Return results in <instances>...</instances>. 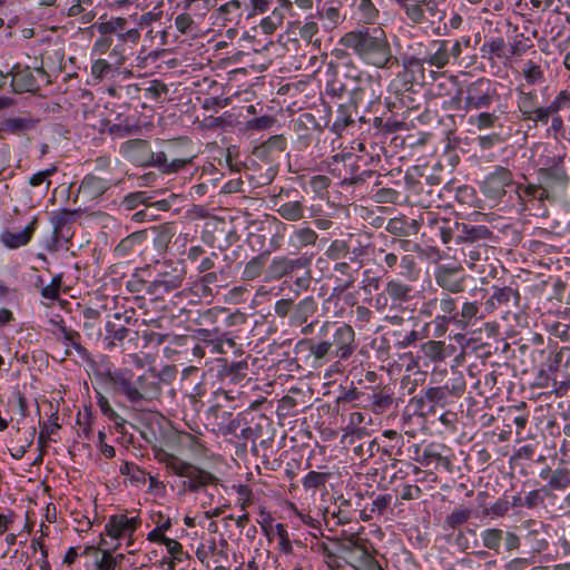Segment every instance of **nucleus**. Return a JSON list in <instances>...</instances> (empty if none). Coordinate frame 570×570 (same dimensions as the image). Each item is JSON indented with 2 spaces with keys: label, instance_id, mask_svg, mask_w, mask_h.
<instances>
[{
  "label": "nucleus",
  "instance_id": "nucleus-19",
  "mask_svg": "<svg viewBox=\"0 0 570 570\" xmlns=\"http://www.w3.org/2000/svg\"><path fill=\"white\" fill-rule=\"evenodd\" d=\"M120 154L128 161L142 167H148V161L153 159V151L149 142L145 139H130L121 144Z\"/></svg>",
  "mask_w": 570,
  "mask_h": 570
},
{
  "label": "nucleus",
  "instance_id": "nucleus-33",
  "mask_svg": "<svg viewBox=\"0 0 570 570\" xmlns=\"http://www.w3.org/2000/svg\"><path fill=\"white\" fill-rule=\"evenodd\" d=\"M278 6L274 7L271 10V14L263 18L259 26L264 33L271 35L273 33L282 23L284 20V9H287L291 7V2L287 0H277Z\"/></svg>",
  "mask_w": 570,
  "mask_h": 570
},
{
  "label": "nucleus",
  "instance_id": "nucleus-24",
  "mask_svg": "<svg viewBox=\"0 0 570 570\" xmlns=\"http://www.w3.org/2000/svg\"><path fill=\"white\" fill-rule=\"evenodd\" d=\"M337 548L335 550L338 557L345 560L346 563L351 564L354 558L362 557L367 550L366 540L362 539L357 534H350L342 538H335Z\"/></svg>",
  "mask_w": 570,
  "mask_h": 570
},
{
  "label": "nucleus",
  "instance_id": "nucleus-28",
  "mask_svg": "<svg viewBox=\"0 0 570 570\" xmlns=\"http://www.w3.org/2000/svg\"><path fill=\"white\" fill-rule=\"evenodd\" d=\"M37 218H33L21 232L3 230L0 234V242L10 249H17L27 245L36 230Z\"/></svg>",
  "mask_w": 570,
  "mask_h": 570
},
{
  "label": "nucleus",
  "instance_id": "nucleus-39",
  "mask_svg": "<svg viewBox=\"0 0 570 570\" xmlns=\"http://www.w3.org/2000/svg\"><path fill=\"white\" fill-rule=\"evenodd\" d=\"M518 99L517 105L519 111L522 115V118L534 111L538 108V94L535 90L527 91L524 85H520L517 87Z\"/></svg>",
  "mask_w": 570,
  "mask_h": 570
},
{
  "label": "nucleus",
  "instance_id": "nucleus-47",
  "mask_svg": "<svg viewBox=\"0 0 570 570\" xmlns=\"http://www.w3.org/2000/svg\"><path fill=\"white\" fill-rule=\"evenodd\" d=\"M129 41H117L111 45L114 46L112 51L109 53V75L114 77L115 72L118 75L121 71L118 69V66H121L126 59L127 50L130 49L127 43Z\"/></svg>",
  "mask_w": 570,
  "mask_h": 570
},
{
  "label": "nucleus",
  "instance_id": "nucleus-64",
  "mask_svg": "<svg viewBox=\"0 0 570 570\" xmlns=\"http://www.w3.org/2000/svg\"><path fill=\"white\" fill-rule=\"evenodd\" d=\"M505 41L502 37H494L485 41L481 47V52L490 53L501 58L504 55Z\"/></svg>",
  "mask_w": 570,
  "mask_h": 570
},
{
  "label": "nucleus",
  "instance_id": "nucleus-14",
  "mask_svg": "<svg viewBox=\"0 0 570 570\" xmlns=\"http://www.w3.org/2000/svg\"><path fill=\"white\" fill-rule=\"evenodd\" d=\"M514 185L512 173L502 166H495L481 185L482 194L492 200H499L507 194V187Z\"/></svg>",
  "mask_w": 570,
  "mask_h": 570
},
{
  "label": "nucleus",
  "instance_id": "nucleus-15",
  "mask_svg": "<svg viewBox=\"0 0 570 570\" xmlns=\"http://www.w3.org/2000/svg\"><path fill=\"white\" fill-rule=\"evenodd\" d=\"M492 293L485 302L487 309H502L505 313L520 311L521 296L517 287L492 286Z\"/></svg>",
  "mask_w": 570,
  "mask_h": 570
},
{
  "label": "nucleus",
  "instance_id": "nucleus-11",
  "mask_svg": "<svg viewBox=\"0 0 570 570\" xmlns=\"http://www.w3.org/2000/svg\"><path fill=\"white\" fill-rule=\"evenodd\" d=\"M185 275L181 263H163L158 268L157 277L150 282L148 292L158 295L176 289L181 286Z\"/></svg>",
  "mask_w": 570,
  "mask_h": 570
},
{
  "label": "nucleus",
  "instance_id": "nucleus-59",
  "mask_svg": "<svg viewBox=\"0 0 570 570\" xmlns=\"http://www.w3.org/2000/svg\"><path fill=\"white\" fill-rule=\"evenodd\" d=\"M354 570H383L381 564L366 550L362 557L354 558L350 564Z\"/></svg>",
  "mask_w": 570,
  "mask_h": 570
},
{
  "label": "nucleus",
  "instance_id": "nucleus-50",
  "mask_svg": "<svg viewBox=\"0 0 570 570\" xmlns=\"http://www.w3.org/2000/svg\"><path fill=\"white\" fill-rule=\"evenodd\" d=\"M419 462L424 466L434 465L435 468L442 466L448 472L452 471V462L448 456L441 455L439 452L434 451L432 446H428L419 460Z\"/></svg>",
  "mask_w": 570,
  "mask_h": 570
},
{
  "label": "nucleus",
  "instance_id": "nucleus-44",
  "mask_svg": "<svg viewBox=\"0 0 570 570\" xmlns=\"http://www.w3.org/2000/svg\"><path fill=\"white\" fill-rule=\"evenodd\" d=\"M403 10L409 20L420 24L425 21L424 9L422 2L425 0H394Z\"/></svg>",
  "mask_w": 570,
  "mask_h": 570
},
{
  "label": "nucleus",
  "instance_id": "nucleus-26",
  "mask_svg": "<svg viewBox=\"0 0 570 570\" xmlns=\"http://www.w3.org/2000/svg\"><path fill=\"white\" fill-rule=\"evenodd\" d=\"M539 181L547 185L551 189H567L570 183V177L563 165L552 166V168H539Z\"/></svg>",
  "mask_w": 570,
  "mask_h": 570
},
{
  "label": "nucleus",
  "instance_id": "nucleus-31",
  "mask_svg": "<svg viewBox=\"0 0 570 570\" xmlns=\"http://www.w3.org/2000/svg\"><path fill=\"white\" fill-rule=\"evenodd\" d=\"M107 190L106 180L95 175H87L79 188L81 197L86 200H95Z\"/></svg>",
  "mask_w": 570,
  "mask_h": 570
},
{
  "label": "nucleus",
  "instance_id": "nucleus-20",
  "mask_svg": "<svg viewBox=\"0 0 570 570\" xmlns=\"http://www.w3.org/2000/svg\"><path fill=\"white\" fill-rule=\"evenodd\" d=\"M138 517H127V514H114L109 517V538L111 539H128V544H131V537L140 525Z\"/></svg>",
  "mask_w": 570,
  "mask_h": 570
},
{
  "label": "nucleus",
  "instance_id": "nucleus-1",
  "mask_svg": "<svg viewBox=\"0 0 570 570\" xmlns=\"http://www.w3.org/2000/svg\"><path fill=\"white\" fill-rule=\"evenodd\" d=\"M355 332L346 323L323 322L314 337L299 340L294 347L297 358L322 366L332 361L348 360L355 352Z\"/></svg>",
  "mask_w": 570,
  "mask_h": 570
},
{
  "label": "nucleus",
  "instance_id": "nucleus-21",
  "mask_svg": "<svg viewBox=\"0 0 570 570\" xmlns=\"http://www.w3.org/2000/svg\"><path fill=\"white\" fill-rule=\"evenodd\" d=\"M492 232L484 225H470L465 223L456 222V229L454 232V238L456 244H478L487 242L491 238Z\"/></svg>",
  "mask_w": 570,
  "mask_h": 570
},
{
  "label": "nucleus",
  "instance_id": "nucleus-13",
  "mask_svg": "<svg viewBox=\"0 0 570 570\" xmlns=\"http://www.w3.org/2000/svg\"><path fill=\"white\" fill-rule=\"evenodd\" d=\"M420 250V245L406 238H391L386 240L385 248H379L377 255L382 256L380 266L384 273L393 272L400 265V258L403 253H414Z\"/></svg>",
  "mask_w": 570,
  "mask_h": 570
},
{
  "label": "nucleus",
  "instance_id": "nucleus-53",
  "mask_svg": "<svg viewBox=\"0 0 570 570\" xmlns=\"http://www.w3.org/2000/svg\"><path fill=\"white\" fill-rule=\"evenodd\" d=\"M479 313V304L478 302H465L462 305L461 311L456 309V320L454 321V325L459 328H465L473 318L478 316Z\"/></svg>",
  "mask_w": 570,
  "mask_h": 570
},
{
  "label": "nucleus",
  "instance_id": "nucleus-17",
  "mask_svg": "<svg viewBox=\"0 0 570 570\" xmlns=\"http://www.w3.org/2000/svg\"><path fill=\"white\" fill-rule=\"evenodd\" d=\"M434 279L445 293L458 294L464 289L465 276L460 267L440 265L435 268Z\"/></svg>",
  "mask_w": 570,
  "mask_h": 570
},
{
  "label": "nucleus",
  "instance_id": "nucleus-52",
  "mask_svg": "<svg viewBox=\"0 0 570 570\" xmlns=\"http://www.w3.org/2000/svg\"><path fill=\"white\" fill-rule=\"evenodd\" d=\"M489 253V246L487 242H481L478 244H468V246L463 247V254L465 256V262L472 267L479 261L487 259Z\"/></svg>",
  "mask_w": 570,
  "mask_h": 570
},
{
  "label": "nucleus",
  "instance_id": "nucleus-9",
  "mask_svg": "<svg viewBox=\"0 0 570 570\" xmlns=\"http://www.w3.org/2000/svg\"><path fill=\"white\" fill-rule=\"evenodd\" d=\"M11 86L16 92H35L41 85H49V75L42 67L30 68L16 65L11 70Z\"/></svg>",
  "mask_w": 570,
  "mask_h": 570
},
{
  "label": "nucleus",
  "instance_id": "nucleus-27",
  "mask_svg": "<svg viewBox=\"0 0 570 570\" xmlns=\"http://www.w3.org/2000/svg\"><path fill=\"white\" fill-rule=\"evenodd\" d=\"M421 228L420 218L413 219L405 216L389 219L385 230L394 238H405L416 235Z\"/></svg>",
  "mask_w": 570,
  "mask_h": 570
},
{
  "label": "nucleus",
  "instance_id": "nucleus-55",
  "mask_svg": "<svg viewBox=\"0 0 570 570\" xmlns=\"http://www.w3.org/2000/svg\"><path fill=\"white\" fill-rule=\"evenodd\" d=\"M422 9H424L425 21L428 20L432 24L443 21L446 17L445 9L441 8L436 0H425L422 2Z\"/></svg>",
  "mask_w": 570,
  "mask_h": 570
},
{
  "label": "nucleus",
  "instance_id": "nucleus-30",
  "mask_svg": "<svg viewBox=\"0 0 570 570\" xmlns=\"http://www.w3.org/2000/svg\"><path fill=\"white\" fill-rule=\"evenodd\" d=\"M453 345H445L442 341H428L420 347L419 353L426 361L442 362L454 352Z\"/></svg>",
  "mask_w": 570,
  "mask_h": 570
},
{
  "label": "nucleus",
  "instance_id": "nucleus-5",
  "mask_svg": "<svg viewBox=\"0 0 570 570\" xmlns=\"http://www.w3.org/2000/svg\"><path fill=\"white\" fill-rule=\"evenodd\" d=\"M173 473L178 476L185 478L183 485L190 492H198L208 484L216 483V478L210 472L203 470L191 463L185 462L178 456L169 453H164L160 459Z\"/></svg>",
  "mask_w": 570,
  "mask_h": 570
},
{
  "label": "nucleus",
  "instance_id": "nucleus-57",
  "mask_svg": "<svg viewBox=\"0 0 570 570\" xmlns=\"http://www.w3.org/2000/svg\"><path fill=\"white\" fill-rule=\"evenodd\" d=\"M350 254V246L345 239H334L325 250L330 261H340Z\"/></svg>",
  "mask_w": 570,
  "mask_h": 570
},
{
  "label": "nucleus",
  "instance_id": "nucleus-7",
  "mask_svg": "<svg viewBox=\"0 0 570 570\" xmlns=\"http://www.w3.org/2000/svg\"><path fill=\"white\" fill-rule=\"evenodd\" d=\"M296 195H298L296 189H281L277 195L271 197L272 208L284 220L296 223L305 218L304 197L295 198Z\"/></svg>",
  "mask_w": 570,
  "mask_h": 570
},
{
  "label": "nucleus",
  "instance_id": "nucleus-10",
  "mask_svg": "<svg viewBox=\"0 0 570 570\" xmlns=\"http://www.w3.org/2000/svg\"><path fill=\"white\" fill-rule=\"evenodd\" d=\"M293 131L296 135L294 146L297 150L307 149L314 140H320V136L324 132L323 126L313 114H301L293 120Z\"/></svg>",
  "mask_w": 570,
  "mask_h": 570
},
{
  "label": "nucleus",
  "instance_id": "nucleus-3",
  "mask_svg": "<svg viewBox=\"0 0 570 570\" xmlns=\"http://www.w3.org/2000/svg\"><path fill=\"white\" fill-rule=\"evenodd\" d=\"M312 255L307 254L275 256L265 269V282L295 278L294 284L298 289H307L312 281Z\"/></svg>",
  "mask_w": 570,
  "mask_h": 570
},
{
  "label": "nucleus",
  "instance_id": "nucleus-23",
  "mask_svg": "<svg viewBox=\"0 0 570 570\" xmlns=\"http://www.w3.org/2000/svg\"><path fill=\"white\" fill-rule=\"evenodd\" d=\"M553 371V383L558 389H570V348L562 347L550 364Z\"/></svg>",
  "mask_w": 570,
  "mask_h": 570
},
{
  "label": "nucleus",
  "instance_id": "nucleus-51",
  "mask_svg": "<svg viewBox=\"0 0 570 570\" xmlns=\"http://www.w3.org/2000/svg\"><path fill=\"white\" fill-rule=\"evenodd\" d=\"M522 75L525 81L523 83L524 87L541 85L546 80L543 69L532 60H528L524 62L522 68Z\"/></svg>",
  "mask_w": 570,
  "mask_h": 570
},
{
  "label": "nucleus",
  "instance_id": "nucleus-54",
  "mask_svg": "<svg viewBox=\"0 0 570 570\" xmlns=\"http://www.w3.org/2000/svg\"><path fill=\"white\" fill-rule=\"evenodd\" d=\"M480 537L484 548L495 552L500 551L501 542L503 540V530L498 528H489L483 530Z\"/></svg>",
  "mask_w": 570,
  "mask_h": 570
},
{
  "label": "nucleus",
  "instance_id": "nucleus-25",
  "mask_svg": "<svg viewBox=\"0 0 570 570\" xmlns=\"http://www.w3.org/2000/svg\"><path fill=\"white\" fill-rule=\"evenodd\" d=\"M139 39L138 30L130 26L126 18H114L109 20V47L117 41H129L136 43Z\"/></svg>",
  "mask_w": 570,
  "mask_h": 570
},
{
  "label": "nucleus",
  "instance_id": "nucleus-43",
  "mask_svg": "<svg viewBox=\"0 0 570 570\" xmlns=\"http://www.w3.org/2000/svg\"><path fill=\"white\" fill-rule=\"evenodd\" d=\"M82 554L87 560L88 567H92L96 570H107V549L102 548V543L98 547H87Z\"/></svg>",
  "mask_w": 570,
  "mask_h": 570
},
{
  "label": "nucleus",
  "instance_id": "nucleus-4",
  "mask_svg": "<svg viewBox=\"0 0 570 570\" xmlns=\"http://www.w3.org/2000/svg\"><path fill=\"white\" fill-rule=\"evenodd\" d=\"M360 86L355 87L352 90V99L346 104H341L336 110L335 120L332 125V131L341 135L343 130L347 127L352 126L355 122V118L357 117V107L358 102H362L366 98V92L371 91V97H368V102L372 104L375 99L380 98V95H375L374 87H380V83L374 81L371 76L357 77Z\"/></svg>",
  "mask_w": 570,
  "mask_h": 570
},
{
  "label": "nucleus",
  "instance_id": "nucleus-12",
  "mask_svg": "<svg viewBox=\"0 0 570 570\" xmlns=\"http://www.w3.org/2000/svg\"><path fill=\"white\" fill-rule=\"evenodd\" d=\"M112 232V242H117L112 250V258L115 261H119V265L121 269H127L128 264L130 263V258L134 256L136 252V246L141 242L144 234L142 232H132L128 235H125L128 232V227L122 230V227L115 226Z\"/></svg>",
  "mask_w": 570,
  "mask_h": 570
},
{
  "label": "nucleus",
  "instance_id": "nucleus-40",
  "mask_svg": "<svg viewBox=\"0 0 570 570\" xmlns=\"http://www.w3.org/2000/svg\"><path fill=\"white\" fill-rule=\"evenodd\" d=\"M186 159H174L167 160V156L164 151L153 153V159L148 161V166L159 168L164 174H173L183 169L187 165Z\"/></svg>",
  "mask_w": 570,
  "mask_h": 570
},
{
  "label": "nucleus",
  "instance_id": "nucleus-35",
  "mask_svg": "<svg viewBox=\"0 0 570 570\" xmlns=\"http://www.w3.org/2000/svg\"><path fill=\"white\" fill-rule=\"evenodd\" d=\"M317 238V233L311 227H294L293 233L289 236L288 244L296 249H301L306 246L315 245Z\"/></svg>",
  "mask_w": 570,
  "mask_h": 570
},
{
  "label": "nucleus",
  "instance_id": "nucleus-2",
  "mask_svg": "<svg viewBox=\"0 0 570 570\" xmlns=\"http://www.w3.org/2000/svg\"><path fill=\"white\" fill-rule=\"evenodd\" d=\"M341 43L352 49L364 62L376 68H387L395 60L385 31L380 27H365L345 33Z\"/></svg>",
  "mask_w": 570,
  "mask_h": 570
},
{
  "label": "nucleus",
  "instance_id": "nucleus-42",
  "mask_svg": "<svg viewBox=\"0 0 570 570\" xmlns=\"http://www.w3.org/2000/svg\"><path fill=\"white\" fill-rule=\"evenodd\" d=\"M139 130V126L130 120L129 117L124 116V112L117 114L114 124H111V120L109 119V134L126 137L137 134Z\"/></svg>",
  "mask_w": 570,
  "mask_h": 570
},
{
  "label": "nucleus",
  "instance_id": "nucleus-8",
  "mask_svg": "<svg viewBox=\"0 0 570 570\" xmlns=\"http://www.w3.org/2000/svg\"><path fill=\"white\" fill-rule=\"evenodd\" d=\"M465 109H487L495 99H499L497 83L488 78H478L470 82L465 89Z\"/></svg>",
  "mask_w": 570,
  "mask_h": 570
},
{
  "label": "nucleus",
  "instance_id": "nucleus-32",
  "mask_svg": "<svg viewBox=\"0 0 570 570\" xmlns=\"http://www.w3.org/2000/svg\"><path fill=\"white\" fill-rule=\"evenodd\" d=\"M35 121L26 117L8 118L0 122V138H6L9 135H21L32 129Z\"/></svg>",
  "mask_w": 570,
  "mask_h": 570
},
{
  "label": "nucleus",
  "instance_id": "nucleus-56",
  "mask_svg": "<svg viewBox=\"0 0 570 570\" xmlns=\"http://www.w3.org/2000/svg\"><path fill=\"white\" fill-rule=\"evenodd\" d=\"M570 485V470L557 469L552 471L549 479L548 485L543 487L541 491H547V488L551 490H563Z\"/></svg>",
  "mask_w": 570,
  "mask_h": 570
},
{
  "label": "nucleus",
  "instance_id": "nucleus-6",
  "mask_svg": "<svg viewBox=\"0 0 570 570\" xmlns=\"http://www.w3.org/2000/svg\"><path fill=\"white\" fill-rule=\"evenodd\" d=\"M419 313L424 317H432L435 315L434 336L440 337L446 332L449 324H454V321H458L455 316L456 299L449 293L442 292L440 295L425 299L422 303Z\"/></svg>",
  "mask_w": 570,
  "mask_h": 570
},
{
  "label": "nucleus",
  "instance_id": "nucleus-16",
  "mask_svg": "<svg viewBox=\"0 0 570 570\" xmlns=\"http://www.w3.org/2000/svg\"><path fill=\"white\" fill-rule=\"evenodd\" d=\"M456 222L455 219L442 217L434 212H424L420 216L421 226L425 225L430 229V233L440 237L444 245L453 240Z\"/></svg>",
  "mask_w": 570,
  "mask_h": 570
},
{
  "label": "nucleus",
  "instance_id": "nucleus-34",
  "mask_svg": "<svg viewBox=\"0 0 570 570\" xmlns=\"http://www.w3.org/2000/svg\"><path fill=\"white\" fill-rule=\"evenodd\" d=\"M132 373L127 370H119L111 373L109 370V385L111 384V387L119 392H139V387L136 385H132Z\"/></svg>",
  "mask_w": 570,
  "mask_h": 570
},
{
  "label": "nucleus",
  "instance_id": "nucleus-49",
  "mask_svg": "<svg viewBox=\"0 0 570 570\" xmlns=\"http://www.w3.org/2000/svg\"><path fill=\"white\" fill-rule=\"evenodd\" d=\"M436 395L438 394L415 395L411 399L410 406L413 407L415 414L420 416H426L434 412Z\"/></svg>",
  "mask_w": 570,
  "mask_h": 570
},
{
  "label": "nucleus",
  "instance_id": "nucleus-41",
  "mask_svg": "<svg viewBox=\"0 0 570 570\" xmlns=\"http://www.w3.org/2000/svg\"><path fill=\"white\" fill-rule=\"evenodd\" d=\"M269 256V252L261 253L259 255L253 257L244 267L242 278L244 281H253L261 276L263 273L265 274V269L267 267V259Z\"/></svg>",
  "mask_w": 570,
  "mask_h": 570
},
{
  "label": "nucleus",
  "instance_id": "nucleus-48",
  "mask_svg": "<svg viewBox=\"0 0 570 570\" xmlns=\"http://www.w3.org/2000/svg\"><path fill=\"white\" fill-rule=\"evenodd\" d=\"M286 145V138L283 135H275L269 137L265 142L257 147L254 154L258 158L268 157L274 151H284Z\"/></svg>",
  "mask_w": 570,
  "mask_h": 570
},
{
  "label": "nucleus",
  "instance_id": "nucleus-37",
  "mask_svg": "<svg viewBox=\"0 0 570 570\" xmlns=\"http://www.w3.org/2000/svg\"><path fill=\"white\" fill-rule=\"evenodd\" d=\"M134 335H137V333L124 325L111 324L109 321V348L122 346L124 350H127L126 344L131 345Z\"/></svg>",
  "mask_w": 570,
  "mask_h": 570
},
{
  "label": "nucleus",
  "instance_id": "nucleus-61",
  "mask_svg": "<svg viewBox=\"0 0 570 570\" xmlns=\"http://www.w3.org/2000/svg\"><path fill=\"white\" fill-rule=\"evenodd\" d=\"M394 346L399 350L409 347L419 338V333L414 330L403 333L402 331H394L392 333Z\"/></svg>",
  "mask_w": 570,
  "mask_h": 570
},
{
  "label": "nucleus",
  "instance_id": "nucleus-45",
  "mask_svg": "<svg viewBox=\"0 0 570 570\" xmlns=\"http://www.w3.org/2000/svg\"><path fill=\"white\" fill-rule=\"evenodd\" d=\"M242 4L243 3L239 0H230L218 8L217 17L223 19L225 22L238 23L245 12V9H242Z\"/></svg>",
  "mask_w": 570,
  "mask_h": 570
},
{
  "label": "nucleus",
  "instance_id": "nucleus-18",
  "mask_svg": "<svg viewBox=\"0 0 570 570\" xmlns=\"http://www.w3.org/2000/svg\"><path fill=\"white\" fill-rule=\"evenodd\" d=\"M442 166L439 163L433 166L431 174H426L425 170L419 173V168L414 167L412 171L406 173L405 184L410 190L421 195L424 191L425 186L433 187L442 183L443 178L440 174Z\"/></svg>",
  "mask_w": 570,
  "mask_h": 570
},
{
  "label": "nucleus",
  "instance_id": "nucleus-58",
  "mask_svg": "<svg viewBox=\"0 0 570 570\" xmlns=\"http://www.w3.org/2000/svg\"><path fill=\"white\" fill-rule=\"evenodd\" d=\"M380 450V444L375 440L364 441L353 448L354 454L363 461L375 455Z\"/></svg>",
  "mask_w": 570,
  "mask_h": 570
},
{
  "label": "nucleus",
  "instance_id": "nucleus-36",
  "mask_svg": "<svg viewBox=\"0 0 570 570\" xmlns=\"http://www.w3.org/2000/svg\"><path fill=\"white\" fill-rule=\"evenodd\" d=\"M147 200L145 191L130 193L124 197L121 202L114 199L109 203V210L117 212L119 215H125L127 212L135 209L139 204Z\"/></svg>",
  "mask_w": 570,
  "mask_h": 570
},
{
  "label": "nucleus",
  "instance_id": "nucleus-38",
  "mask_svg": "<svg viewBox=\"0 0 570 570\" xmlns=\"http://www.w3.org/2000/svg\"><path fill=\"white\" fill-rule=\"evenodd\" d=\"M354 14L364 23H375L379 18V10L372 0H353L351 3Z\"/></svg>",
  "mask_w": 570,
  "mask_h": 570
},
{
  "label": "nucleus",
  "instance_id": "nucleus-22",
  "mask_svg": "<svg viewBox=\"0 0 570 570\" xmlns=\"http://www.w3.org/2000/svg\"><path fill=\"white\" fill-rule=\"evenodd\" d=\"M438 46L434 52L426 51L422 57L412 56L407 60V65L411 67H423L428 65L441 69L445 67L450 59V52L448 49V41H433Z\"/></svg>",
  "mask_w": 570,
  "mask_h": 570
},
{
  "label": "nucleus",
  "instance_id": "nucleus-62",
  "mask_svg": "<svg viewBox=\"0 0 570 570\" xmlns=\"http://www.w3.org/2000/svg\"><path fill=\"white\" fill-rule=\"evenodd\" d=\"M370 441V434L365 428H355L346 432L342 438V443L355 446L356 444Z\"/></svg>",
  "mask_w": 570,
  "mask_h": 570
},
{
  "label": "nucleus",
  "instance_id": "nucleus-63",
  "mask_svg": "<svg viewBox=\"0 0 570 570\" xmlns=\"http://www.w3.org/2000/svg\"><path fill=\"white\" fill-rule=\"evenodd\" d=\"M471 510L468 508H459L455 509L452 513H450L446 519L445 523L451 528L455 529L459 525L465 523L471 518Z\"/></svg>",
  "mask_w": 570,
  "mask_h": 570
},
{
  "label": "nucleus",
  "instance_id": "nucleus-46",
  "mask_svg": "<svg viewBox=\"0 0 570 570\" xmlns=\"http://www.w3.org/2000/svg\"><path fill=\"white\" fill-rule=\"evenodd\" d=\"M385 292L395 302H407L411 299L412 287L399 279H391L386 283Z\"/></svg>",
  "mask_w": 570,
  "mask_h": 570
},
{
  "label": "nucleus",
  "instance_id": "nucleus-60",
  "mask_svg": "<svg viewBox=\"0 0 570 570\" xmlns=\"http://www.w3.org/2000/svg\"><path fill=\"white\" fill-rule=\"evenodd\" d=\"M272 4L273 0H248V3L245 4L246 18L268 12Z\"/></svg>",
  "mask_w": 570,
  "mask_h": 570
},
{
  "label": "nucleus",
  "instance_id": "nucleus-29",
  "mask_svg": "<svg viewBox=\"0 0 570 570\" xmlns=\"http://www.w3.org/2000/svg\"><path fill=\"white\" fill-rule=\"evenodd\" d=\"M317 302L313 296H307L294 305L289 315L291 326H302L316 313Z\"/></svg>",
  "mask_w": 570,
  "mask_h": 570
}]
</instances>
